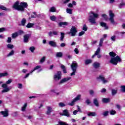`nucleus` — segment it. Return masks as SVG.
Here are the masks:
<instances>
[{
	"mask_svg": "<svg viewBox=\"0 0 125 125\" xmlns=\"http://www.w3.org/2000/svg\"><path fill=\"white\" fill-rule=\"evenodd\" d=\"M62 77V73L61 71H59L54 75V80L55 81H59L61 80V77Z\"/></svg>",
	"mask_w": 125,
	"mask_h": 125,
	"instance_id": "8",
	"label": "nucleus"
},
{
	"mask_svg": "<svg viewBox=\"0 0 125 125\" xmlns=\"http://www.w3.org/2000/svg\"><path fill=\"white\" fill-rule=\"evenodd\" d=\"M124 5H125V3H121L120 4L119 7V8H122L123 6H124Z\"/></svg>",
	"mask_w": 125,
	"mask_h": 125,
	"instance_id": "54",
	"label": "nucleus"
},
{
	"mask_svg": "<svg viewBox=\"0 0 125 125\" xmlns=\"http://www.w3.org/2000/svg\"><path fill=\"white\" fill-rule=\"evenodd\" d=\"M0 114L3 115V117H8V111L7 110L6 111H2L0 112Z\"/></svg>",
	"mask_w": 125,
	"mask_h": 125,
	"instance_id": "19",
	"label": "nucleus"
},
{
	"mask_svg": "<svg viewBox=\"0 0 125 125\" xmlns=\"http://www.w3.org/2000/svg\"><path fill=\"white\" fill-rule=\"evenodd\" d=\"M28 4L27 2H21L20 3L19 1H16L13 5V8L19 11L24 12L25 8H27Z\"/></svg>",
	"mask_w": 125,
	"mask_h": 125,
	"instance_id": "1",
	"label": "nucleus"
},
{
	"mask_svg": "<svg viewBox=\"0 0 125 125\" xmlns=\"http://www.w3.org/2000/svg\"><path fill=\"white\" fill-rule=\"evenodd\" d=\"M36 50V48L34 46H31L29 48V50L32 53H33Z\"/></svg>",
	"mask_w": 125,
	"mask_h": 125,
	"instance_id": "40",
	"label": "nucleus"
},
{
	"mask_svg": "<svg viewBox=\"0 0 125 125\" xmlns=\"http://www.w3.org/2000/svg\"><path fill=\"white\" fill-rule=\"evenodd\" d=\"M7 42L8 43H10L11 42V37H8L7 40Z\"/></svg>",
	"mask_w": 125,
	"mask_h": 125,
	"instance_id": "56",
	"label": "nucleus"
},
{
	"mask_svg": "<svg viewBox=\"0 0 125 125\" xmlns=\"http://www.w3.org/2000/svg\"><path fill=\"white\" fill-rule=\"evenodd\" d=\"M47 111L46 112V114L48 116H50V114L52 112V107L51 106H46Z\"/></svg>",
	"mask_w": 125,
	"mask_h": 125,
	"instance_id": "14",
	"label": "nucleus"
},
{
	"mask_svg": "<svg viewBox=\"0 0 125 125\" xmlns=\"http://www.w3.org/2000/svg\"><path fill=\"white\" fill-rule=\"evenodd\" d=\"M63 56V53L62 52H57L56 54V57L58 58H61Z\"/></svg>",
	"mask_w": 125,
	"mask_h": 125,
	"instance_id": "27",
	"label": "nucleus"
},
{
	"mask_svg": "<svg viewBox=\"0 0 125 125\" xmlns=\"http://www.w3.org/2000/svg\"><path fill=\"white\" fill-rule=\"evenodd\" d=\"M50 19L52 21H55L56 20V17H55V16H51L50 17Z\"/></svg>",
	"mask_w": 125,
	"mask_h": 125,
	"instance_id": "41",
	"label": "nucleus"
},
{
	"mask_svg": "<svg viewBox=\"0 0 125 125\" xmlns=\"http://www.w3.org/2000/svg\"><path fill=\"white\" fill-rule=\"evenodd\" d=\"M93 103L95 106L97 107H98L99 106V104L98 103V101L97 100V99H94L93 101Z\"/></svg>",
	"mask_w": 125,
	"mask_h": 125,
	"instance_id": "32",
	"label": "nucleus"
},
{
	"mask_svg": "<svg viewBox=\"0 0 125 125\" xmlns=\"http://www.w3.org/2000/svg\"><path fill=\"white\" fill-rule=\"evenodd\" d=\"M102 17H103V18H104V19L107 20L108 19V17H107V16L105 14H103L102 15Z\"/></svg>",
	"mask_w": 125,
	"mask_h": 125,
	"instance_id": "60",
	"label": "nucleus"
},
{
	"mask_svg": "<svg viewBox=\"0 0 125 125\" xmlns=\"http://www.w3.org/2000/svg\"><path fill=\"white\" fill-rule=\"evenodd\" d=\"M89 92L90 95H92L94 94V91H93V90H90L89 91Z\"/></svg>",
	"mask_w": 125,
	"mask_h": 125,
	"instance_id": "58",
	"label": "nucleus"
},
{
	"mask_svg": "<svg viewBox=\"0 0 125 125\" xmlns=\"http://www.w3.org/2000/svg\"><path fill=\"white\" fill-rule=\"evenodd\" d=\"M68 7H70V8H72L73 7V5L72 4V3H69L68 5H67Z\"/></svg>",
	"mask_w": 125,
	"mask_h": 125,
	"instance_id": "64",
	"label": "nucleus"
},
{
	"mask_svg": "<svg viewBox=\"0 0 125 125\" xmlns=\"http://www.w3.org/2000/svg\"><path fill=\"white\" fill-rule=\"evenodd\" d=\"M60 46H61V47H64L66 46V43H61Z\"/></svg>",
	"mask_w": 125,
	"mask_h": 125,
	"instance_id": "61",
	"label": "nucleus"
},
{
	"mask_svg": "<svg viewBox=\"0 0 125 125\" xmlns=\"http://www.w3.org/2000/svg\"><path fill=\"white\" fill-rule=\"evenodd\" d=\"M35 25V23H28L26 25V28H33L34 27V25Z\"/></svg>",
	"mask_w": 125,
	"mask_h": 125,
	"instance_id": "34",
	"label": "nucleus"
},
{
	"mask_svg": "<svg viewBox=\"0 0 125 125\" xmlns=\"http://www.w3.org/2000/svg\"><path fill=\"white\" fill-rule=\"evenodd\" d=\"M97 81L98 82H102V83L105 84V83H109V81L107 79H105V77L103 75H99L97 77Z\"/></svg>",
	"mask_w": 125,
	"mask_h": 125,
	"instance_id": "6",
	"label": "nucleus"
},
{
	"mask_svg": "<svg viewBox=\"0 0 125 125\" xmlns=\"http://www.w3.org/2000/svg\"><path fill=\"white\" fill-rule=\"evenodd\" d=\"M26 22H27V21L26 20V19L23 18L21 20V24L22 26H25L26 24Z\"/></svg>",
	"mask_w": 125,
	"mask_h": 125,
	"instance_id": "35",
	"label": "nucleus"
},
{
	"mask_svg": "<svg viewBox=\"0 0 125 125\" xmlns=\"http://www.w3.org/2000/svg\"><path fill=\"white\" fill-rule=\"evenodd\" d=\"M83 30L84 31V32H86L87 31V26H86V25L84 24L83 27Z\"/></svg>",
	"mask_w": 125,
	"mask_h": 125,
	"instance_id": "46",
	"label": "nucleus"
},
{
	"mask_svg": "<svg viewBox=\"0 0 125 125\" xmlns=\"http://www.w3.org/2000/svg\"><path fill=\"white\" fill-rule=\"evenodd\" d=\"M64 38H65V33L63 32H61V37L60 38V40L61 42H63L64 41Z\"/></svg>",
	"mask_w": 125,
	"mask_h": 125,
	"instance_id": "22",
	"label": "nucleus"
},
{
	"mask_svg": "<svg viewBox=\"0 0 125 125\" xmlns=\"http://www.w3.org/2000/svg\"><path fill=\"white\" fill-rule=\"evenodd\" d=\"M33 14L34 15H31V18H37V13L36 12H33Z\"/></svg>",
	"mask_w": 125,
	"mask_h": 125,
	"instance_id": "47",
	"label": "nucleus"
},
{
	"mask_svg": "<svg viewBox=\"0 0 125 125\" xmlns=\"http://www.w3.org/2000/svg\"><path fill=\"white\" fill-rule=\"evenodd\" d=\"M116 113H117V111H116V110H111L110 111V115H115V114H116Z\"/></svg>",
	"mask_w": 125,
	"mask_h": 125,
	"instance_id": "48",
	"label": "nucleus"
},
{
	"mask_svg": "<svg viewBox=\"0 0 125 125\" xmlns=\"http://www.w3.org/2000/svg\"><path fill=\"white\" fill-rule=\"evenodd\" d=\"M93 67L95 69H98L100 67V63L98 62H95L93 63Z\"/></svg>",
	"mask_w": 125,
	"mask_h": 125,
	"instance_id": "16",
	"label": "nucleus"
},
{
	"mask_svg": "<svg viewBox=\"0 0 125 125\" xmlns=\"http://www.w3.org/2000/svg\"><path fill=\"white\" fill-rule=\"evenodd\" d=\"M72 80V77H68L62 79L61 80L60 83H59V84H62L65 83H67V82H69V81Z\"/></svg>",
	"mask_w": 125,
	"mask_h": 125,
	"instance_id": "12",
	"label": "nucleus"
},
{
	"mask_svg": "<svg viewBox=\"0 0 125 125\" xmlns=\"http://www.w3.org/2000/svg\"><path fill=\"white\" fill-rule=\"evenodd\" d=\"M106 91H107V90L106 89H105V88H103L101 90V92L102 93H105V92H106Z\"/></svg>",
	"mask_w": 125,
	"mask_h": 125,
	"instance_id": "55",
	"label": "nucleus"
},
{
	"mask_svg": "<svg viewBox=\"0 0 125 125\" xmlns=\"http://www.w3.org/2000/svg\"><path fill=\"white\" fill-rule=\"evenodd\" d=\"M59 105L60 107H65V106H66V104H65L63 103H60L59 104Z\"/></svg>",
	"mask_w": 125,
	"mask_h": 125,
	"instance_id": "51",
	"label": "nucleus"
},
{
	"mask_svg": "<svg viewBox=\"0 0 125 125\" xmlns=\"http://www.w3.org/2000/svg\"><path fill=\"white\" fill-rule=\"evenodd\" d=\"M92 63V60L90 59L86 60L85 61V65H88V64H90Z\"/></svg>",
	"mask_w": 125,
	"mask_h": 125,
	"instance_id": "33",
	"label": "nucleus"
},
{
	"mask_svg": "<svg viewBox=\"0 0 125 125\" xmlns=\"http://www.w3.org/2000/svg\"><path fill=\"white\" fill-rule=\"evenodd\" d=\"M109 21H110L111 24H115V20H114V17H115V14L113 13V11H109Z\"/></svg>",
	"mask_w": 125,
	"mask_h": 125,
	"instance_id": "9",
	"label": "nucleus"
},
{
	"mask_svg": "<svg viewBox=\"0 0 125 125\" xmlns=\"http://www.w3.org/2000/svg\"><path fill=\"white\" fill-rule=\"evenodd\" d=\"M100 25L102 27H104V30H108L109 29V27L107 26V23L105 22H102L100 23Z\"/></svg>",
	"mask_w": 125,
	"mask_h": 125,
	"instance_id": "20",
	"label": "nucleus"
},
{
	"mask_svg": "<svg viewBox=\"0 0 125 125\" xmlns=\"http://www.w3.org/2000/svg\"><path fill=\"white\" fill-rule=\"evenodd\" d=\"M103 103H109L110 102V98H104L102 99Z\"/></svg>",
	"mask_w": 125,
	"mask_h": 125,
	"instance_id": "26",
	"label": "nucleus"
},
{
	"mask_svg": "<svg viewBox=\"0 0 125 125\" xmlns=\"http://www.w3.org/2000/svg\"><path fill=\"white\" fill-rule=\"evenodd\" d=\"M21 72H22V73H27L28 72V70L26 69H23L21 70Z\"/></svg>",
	"mask_w": 125,
	"mask_h": 125,
	"instance_id": "62",
	"label": "nucleus"
},
{
	"mask_svg": "<svg viewBox=\"0 0 125 125\" xmlns=\"http://www.w3.org/2000/svg\"><path fill=\"white\" fill-rule=\"evenodd\" d=\"M100 47H99L96 51L95 54L92 56V58H94V57L97 56V58H101V55L100 53Z\"/></svg>",
	"mask_w": 125,
	"mask_h": 125,
	"instance_id": "11",
	"label": "nucleus"
},
{
	"mask_svg": "<svg viewBox=\"0 0 125 125\" xmlns=\"http://www.w3.org/2000/svg\"><path fill=\"white\" fill-rule=\"evenodd\" d=\"M109 54L111 57H113L110 61V63H111V64H113V65H117L119 62H122V59L120 58V56H117L115 57L117 54H116L115 52L112 51L109 52Z\"/></svg>",
	"mask_w": 125,
	"mask_h": 125,
	"instance_id": "2",
	"label": "nucleus"
},
{
	"mask_svg": "<svg viewBox=\"0 0 125 125\" xmlns=\"http://www.w3.org/2000/svg\"><path fill=\"white\" fill-rule=\"evenodd\" d=\"M88 117H95L96 116V113L95 112H90L87 113Z\"/></svg>",
	"mask_w": 125,
	"mask_h": 125,
	"instance_id": "23",
	"label": "nucleus"
},
{
	"mask_svg": "<svg viewBox=\"0 0 125 125\" xmlns=\"http://www.w3.org/2000/svg\"><path fill=\"white\" fill-rule=\"evenodd\" d=\"M59 125H68L67 124H66L65 122H59Z\"/></svg>",
	"mask_w": 125,
	"mask_h": 125,
	"instance_id": "59",
	"label": "nucleus"
},
{
	"mask_svg": "<svg viewBox=\"0 0 125 125\" xmlns=\"http://www.w3.org/2000/svg\"><path fill=\"white\" fill-rule=\"evenodd\" d=\"M27 103H25L23 104L21 109L22 112H25V111H26V108H27Z\"/></svg>",
	"mask_w": 125,
	"mask_h": 125,
	"instance_id": "29",
	"label": "nucleus"
},
{
	"mask_svg": "<svg viewBox=\"0 0 125 125\" xmlns=\"http://www.w3.org/2000/svg\"><path fill=\"white\" fill-rule=\"evenodd\" d=\"M49 44L50 46H52L53 47H56V46H57V44H56V42L52 41L49 42Z\"/></svg>",
	"mask_w": 125,
	"mask_h": 125,
	"instance_id": "17",
	"label": "nucleus"
},
{
	"mask_svg": "<svg viewBox=\"0 0 125 125\" xmlns=\"http://www.w3.org/2000/svg\"><path fill=\"white\" fill-rule=\"evenodd\" d=\"M15 53V51L14 50H12L7 55V57H10V56H13L14 54Z\"/></svg>",
	"mask_w": 125,
	"mask_h": 125,
	"instance_id": "21",
	"label": "nucleus"
},
{
	"mask_svg": "<svg viewBox=\"0 0 125 125\" xmlns=\"http://www.w3.org/2000/svg\"><path fill=\"white\" fill-rule=\"evenodd\" d=\"M110 39L112 42H115L116 41V35L112 36L110 38Z\"/></svg>",
	"mask_w": 125,
	"mask_h": 125,
	"instance_id": "44",
	"label": "nucleus"
},
{
	"mask_svg": "<svg viewBox=\"0 0 125 125\" xmlns=\"http://www.w3.org/2000/svg\"><path fill=\"white\" fill-rule=\"evenodd\" d=\"M12 83V79H9L8 81L6 82V83H4L2 84V87L4 88L2 91V93H4L5 92H8V91H10V88L9 87H7V84H10Z\"/></svg>",
	"mask_w": 125,
	"mask_h": 125,
	"instance_id": "3",
	"label": "nucleus"
},
{
	"mask_svg": "<svg viewBox=\"0 0 125 125\" xmlns=\"http://www.w3.org/2000/svg\"><path fill=\"white\" fill-rule=\"evenodd\" d=\"M42 68V66L41 65H37L34 68V71H37V70H39V69H41Z\"/></svg>",
	"mask_w": 125,
	"mask_h": 125,
	"instance_id": "43",
	"label": "nucleus"
},
{
	"mask_svg": "<svg viewBox=\"0 0 125 125\" xmlns=\"http://www.w3.org/2000/svg\"><path fill=\"white\" fill-rule=\"evenodd\" d=\"M77 32H78V31L77 30V28H76V27L72 26L70 30L69 34H71L72 37H75V36H76V34H77Z\"/></svg>",
	"mask_w": 125,
	"mask_h": 125,
	"instance_id": "10",
	"label": "nucleus"
},
{
	"mask_svg": "<svg viewBox=\"0 0 125 125\" xmlns=\"http://www.w3.org/2000/svg\"><path fill=\"white\" fill-rule=\"evenodd\" d=\"M62 116H65L66 117H70V114H69V110L67 109H64L63 110V113L60 114Z\"/></svg>",
	"mask_w": 125,
	"mask_h": 125,
	"instance_id": "15",
	"label": "nucleus"
},
{
	"mask_svg": "<svg viewBox=\"0 0 125 125\" xmlns=\"http://www.w3.org/2000/svg\"><path fill=\"white\" fill-rule=\"evenodd\" d=\"M44 61H45V57H43L40 60V63H41V64H42V63H43V62H44Z\"/></svg>",
	"mask_w": 125,
	"mask_h": 125,
	"instance_id": "39",
	"label": "nucleus"
},
{
	"mask_svg": "<svg viewBox=\"0 0 125 125\" xmlns=\"http://www.w3.org/2000/svg\"><path fill=\"white\" fill-rule=\"evenodd\" d=\"M61 68L62 69L64 74H66L67 73V70H66V67L65 65L61 64Z\"/></svg>",
	"mask_w": 125,
	"mask_h": 125,
	"instance_id": "25",
	"label": "nucleus"
},
{
	"mask_svg": "<svg viewBox=\"0 0 125 125\" xmlns=\"http://www.w3.org/2000/svg\"><path fill=\"white\" fill-rule=\"evenodd\" d=\"M68 22H59L58 25L59 27H63V26H68Z\"/></svg>",
	"mask_w": 125,
	"mask_h": 125,
	"instance_id": "18",
	"label": "nucleus"
},
{
	"mask_svg": "<svg viewBox=\"0 0 125 125\" xmlns=\"http://www.w3.org/2000/svg\"><path fill=\"white\" fill-rule=\"evenodd\" d=\"M71 70L72 72L70 74V76H76V73H77V69H78V63L77 62L73 61L71 65Z\"/></svg>",
	"mask_w": 125,
	"mask_h": 125,
	"instance_id": "5",
	"label": "nucleus"
},
{
	"mask_svg": "<svg viewBox=\"0 0 125 125\" xmlns=\"http://www.w3.org/2000/svg\"><path fill=\"white\" fill-rule=\"evenodd\" d=\"M81 97H82V95H78L77 97H75L74 99H73L71 103H68L69 106H74L75 105V103L79 100H81Z\"/></svg>",
	"mask_w": 125,
	"mask_h": 125,
	"instance_id": "7",
	"label": "nucleus"
},
{
	"mask_svg": "<svg viewBox=\"0 0 125 125\" xmlns=\"http://www.w3.org/2000/svg\"><path fill=\"white\" fill-rule=\"evenodd\" d=\"M77 107L78 108V112H80L81 113H82V110L81 109V107H80V106L77 105Z\"/></svg>",
	"mask_w": 125,
	"mask_h": 125,
	"instance_id": "63",
	"label": "nucleus"
},
{
	"mask_svg": "<svg viewBox=\"0 0 125 125\" xmlns=\"http://www.w3.org/2000/svg\"><path fill=\"white\" fill-rule=\"evenodd\" d=\"M98 16H99V15L98 14L94 13L93 12H91L88 19L89 22L91 23V24H96V21H95V18H98Z\"/></svg>",
	"mask_w": 125,
	"mask_h": 125,
	"instance_id": "4",
	"label": "nucleus"
},
{
	"mask_svg": "<svg viewBox=\"0 0 125 125\" xmlns=\"http://www.w3.org/2000/svg\"><path fill=\"white\" fill-rule=\"evenodd\" d=\"M111 92L112 95H115V94H117V92H118V91H117V90L112 89Z\"/></svg>",
	"mask_w": 125,
	"mask_h": 125,
	"instance_id": "42",
	"label": "nucleus"
},
{
	"mask_svg": "<svg viewBox=\"0 0 125 125\" xmlns=\"http://www.w3.org/2000/svg\"><path fill=\"white\" fill-rule=\"evenodd\" d=\"M18 35L21 36V35H23L24 34V31L23 30H19L18 33Z\"/></svg>",
	"mask_w": 125,
	"mask_h": 125,
	"instance_id": "50",
	"label": "nucleus"
},
{
	"mask_svg": "<svg viewBox=\"0 0 125 125\" xmlns=\"http://www.w3.org/2000/svg\"><path fill=\"white\" fill-rule=\"evenodd\" d=\"M18 87L20 89H22V88H23V85L22 84V83H19L18 84Z\"/></svg>",
	"mask_w": 125,
	"mask_h": 125,
	"instance_id": "45",
	"label": "nucleus"
},
{
	"mask_svg": "<svg viewBox=\"0 0 125 125\" xmlns=\"http://www.w3.org/2000/svg\"><path fill=\"white\" fill-rule=\"evenodd\" d=\"M18 37V32H16L12 34V39H16Z\"/></svg>",
	"mask_w": 125,
	"mask_h": 125,
	"instance_id": "28",
	"label": "nucleus"
},
{
	"mask_svg": "<svg viewBox=\"0 0 125 125\" xmlns=\"http://www.w3.org/2000/svg\"><path fill=\"white\" fill-rule=\"evenodd\" d=\"M108 114H109V111H105L103 113V115L104 117H107V116H108Z\"/></svg>",
	"mask_w": 125,
	"mask_h": 125,
	"instance_id": "52",
	"label": "nucleus"
},
{
	"mask_svg": "<svg viewBox=\"0 0 125 125\" xmlns=\"http://www.w3.org/2000/svg\"><path fill=\"white\" fill-rule=\"evenodd\" d=\"M121 91L122 92H125V85L121 86Z\"/></svg>",
	"mask_w": 125,
	"mask_h": 125,
	"instance_id": "49",
	"label": "nucleus"
},
{
	"mask_svg": "<svg viewBox=\"0 0 125 125\" xmlns=\"http://www.w3.org/2000/svg\"><path fill=\"white\" fill-rule=\"evenodd\" d=\"M103 42H104V38H101V39L100 40L99 44V46L100 47L103 46Z\"/></svg>",
	"mask_w": 125,
	"mask_h": 125,
	"instance_id": "24",
	"label": "nucleus"
},
{
	"mask_svg": "<svg viewBox=\"0 0 125 125\" xmlns=\"http://www.w3.org/2000/svg\"><path fill=\"white\" fill-rule=\"evenodd\" d=\"M49 12H56V8L55 7L53 6L49 9Z\"/></svg>",
	"mask_w": 125,
	"mask_h": 125,
	"instance_id": "30",
	"label": "nucleus"
},
{
	"mask_svg": "<svg viewBox=\"0 0 125 125\" xmlns=\"http://www.w3.org/2000/svg\"><path fill=\"white\" fill-rule=\"evenodd\" d=\"M84 33H85L84 31H82L79 33V36L81 37V36H83V35H84Z\"/></svg>",
	"mask_w": 125,
	"mask_h": 125,
	"instance_id": "57",
	"label": "nucleus"
},
{
	"mask_svg": "<svg viewBox=\"0 0 125 125\" xmlns=\"http://www.w3.org/2000/svg\"><path fill=\"white\" fill-rule=\"evenodd\" d=\"M85 103L87 104V105H89V104H90V103H91L90 100L89 99H87L85 101Z\"/></svg>",
	"mask_w": 125,
	"mask_h": 125,
	"instance_id": "53",
	"label": "nucleus"
},
{
	"mask_svg": "<svg viewBox=\"0 0 125 125\" xmlns=\"http://www.w3.org/2000/svg\"><path fill=\"white\" fill-rule=\"evenodd\" d=\"M0 9H2V10H5V11L10 10V9H8L6 7L3 6V5H0Z\"/></svg>",
	"mask_w": 125,
	"mask_h": 125,
	"instance_id": "38",
	"label": "nucleus"
},
{
	"mask_svg": "<svg viewBox=\"0 0 125 125\" xmlns=\"http://www.w3.org/2000/svg\"><path fill=\"white\" fill-rule=\"evenodd\" d=\"M7 48L9 49H13V48H14V46L12 44H7Z\"/></svg>",
	"mask_w": 125,
	"mask_h": 125,
	"instance_id": "36",
	"label": "nucleus"
},
{
	"mask_svg": "<svg viewBox=\"0 0 125 125\" xmlns=\"http://www.w3.org/2000/svg\"><path fill=\"white\" fill-rule=\"evenodd\" d=\"M66 12L67 13H68V14H73V10L67 8L66 9Z\"/></svg>",
	"mask_w": 125,
	"mask_h": 125,
	"instance_id": "37",
	"label": "nucleus"
},
{
	"mask_svg": "<svg viewBox=\"0 0 125 125\" xmlns=\"http://www.w3.org/2000/svg\"><path fill=\"white\" fill-rule=\"evenodd\" d=\"M31 37L30 34H25L23 36V42H25V43H27V42H29V39H30V37Z\"/></svg>",
	"mask_w": 125,
	"mask_h": 125,
	"instance_id": "13",
	"label": "nucleus"
},
{
	"mask_svg": "<svg viewBox=\"0 0 125 125\" xmlns=\"http://www.w3.org/2000/svg\"><path fill=\"white\" fill-rule=\"evenodd\" d=\"M8 76V73L7 72L0 73V78H2L3 77H6Z\"/></svg>",
	"mask_w": 125,
	"mask_h": 125,
	"instance_id": "31",
	"label": "nucleus"
}]
</instances>
